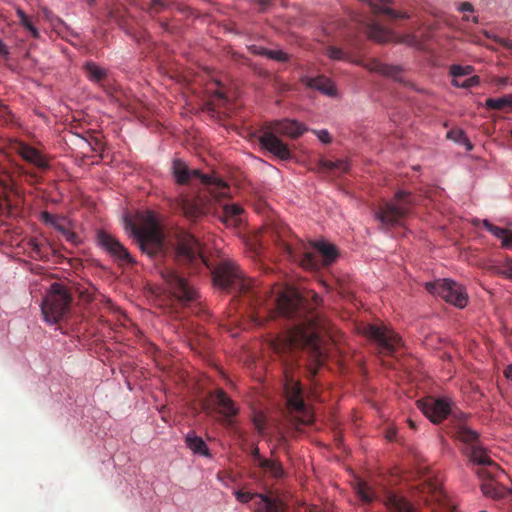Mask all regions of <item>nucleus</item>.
I'll return each mask as SVG.
<instances>
[{
    "instance_id": "nucleus-1",
    "label": "nucleus",
    "mask_w": 512,
    "mask_h": 512,
    "mask_svg": "<svg viewBox=\"0 0 512 512\" xmlns=\"http://www.w3.org/2000/svg\"><path fill=\"white\" fill-rule=\"evenodd\" d=\"M214 282L223 289L238 292L247 298L251 306V318L257 325H263L275 314L296 319L298 322L283 331L271 343L274 352L285 363L284 391L291 422L297 428L313 421V413L303 398L300 382L289 371L286 356L305 346H314L315 339L325 326L313 308H308L306 300L296 291H270L259 288L252 279L245 277L237 264L231 260H222L213 272Z\"/></svg>"
},
{
    "instance_id": "nucleus-2",
    "label": "nucleus",
    "mask_w": 512,
    "mask_h": 512,
    "mask_svg": "<svg viewBox=\"0 0 512 512\" xmlns=\"http://www.w3.org/2000/svg\"><path fill=\"white\" fill-rule=\"evenodd\" d=\"M455 436L460 441L470 445L469 459L476 465L475 474L481 481L482 493L494 499L503 497L504 490L498 481L504 471L489 456L487 450L478 443V434L462 421L455 425Z\"/></svg>"
},
{
    "instance_id": "nucleus-3",
    "label": "nucleus",
    "mask_w": 512,
    "mask_h": 512,
    "mask_svg": "<svg viewBox=\"0 0 512 512\" xmlns=\"http://www.w3.org/2000/svg\"><path fill=\"white\" fill-rule=\"evenodd\" d=\"M259 241L261 244L273 242L283 255L298 262L305 269L316 270L319 267V259L311 250V243L306 244L298 239L282 222L271 221L265 224L260 230Z\"/></svg>"
},
{
    "instance_id": "nucleus-4",
    "label": "nucleus",
    "mask_w": 512,
    "mask_h": 512,
    "mask_svg": "<svg viewBox=\"0 0 512 512\" xmlns=\"http://www.w3.org/2000/svg\"><path fill=\"white\" fill-rule=\"evenodd\" d=\"M138 223L126 220V229L136 240L139 248L149 257H158L164 254V235L157 215L153 211H144L137 214Z\"/></svg>"
},
{
    "instance_id": "nucleus-5",
    "label": "nucleus",
    "mask_w": 512,
    "mask_h": 512,
    "mask_svg": "<svg viewBox=\"0 0 512 512\" xmlns=\"http://www.w3.org/2000/svg\"><path fill=\"white\" fill-rule=\"evenodd\" d=\"M305 131L303 125L295 120L277 121L265 128L259 136L261 146L281 160H289L292 157L288 146L278 137L285 135L297 138Z\"/></svg>"
},
{
    "instance_id": "nucleus-6",
    "label": "nucleus",
    "mask_w": 512,
    "mask_h": 512,
    "mask_svg": "<svg viewBox=\"0 0 512 512\" xmlns=\"http://www.w3.org/2000/svg\"><path fill=\"white\" fill-rule=\"evenodd\" d=\"M175 261L186 266L191 273L197 272L201 267L208 266L200 241L185 230H178L175 234Z\"/></svg>"
},
{
    "instance_id": "nucleus-7",
    "label": "nucleus",
    "mask_w": 512,
    "mask_h": 512,
    "mask_svg": "<svg viewBox=\"0 0 512 512\" xmlns=\"http://www.w3.org/2000/svg\"><path fill=\"white\" fill-rule=\"evenodd\" d=\"M173 175L178 184H188L192 178L200 179L201 183L206 187L207 193L216 201L230 197V187L223 180L206 174H202L199 170H189L187 165L176 159L172 166Z\"/></svg>"
},
{
    "instance_id": "nucleus-8",
    "label": "nucleus",
    "mask_w": 512,
    "mask_h": 512,
    "mask_svg": "<svg viewBox=\"0 0 512 512\" xmlns=\"http://www.w3.org/2000/svg\"><path fill=\"white\" fill-rule=\"evenodd\" d=\"M71 303L72 296L67 288L60 283H53L41 305L44 320L49 324L64 320L70 312Z\"/></svg>"
},
{
    "instance_id": "nucleus-9",
    "label": "nucleus",
    "mask_w": 512,
    "mask_h": 512,
    "mask_svg": "<svg viewBox=\"0 0 512 512\" xmlns=\"http://www.w3.org/2000/svg\"><path fill=\"white\" fill-rule=\"evenodd\" d=\"M413 205L414 199L410 193L398 191L394 199L383 203L375 215L383 227L401 226Z\"/></svg>"
},
{
    "instance_id": "nucleus-10",
    "label": "nucleus",
    "mask_w": 512,
    "mask_h": 512,
    "mask_svg": "<svg viewBox=\"0 0 512 512\" xmlns=\"http://www.w3.org/2000/svg\"><path fill=\"white\" fill-rule=\"evenodd\" d=\"M364 333L383 355H394L403 345L401 337L384 324L368 325Z\"/></svg>"
},
{
    "instance_id": "nucleus-11",
    "label": "nucleus",
    "mask_w": 512,
    "mask_h": 512,
    "mask_svg": "<svg viewBox=\"0 0 512 512\" xmlns=\"http://www.w3.org/2000/svg\"><path fill=\"white\" fill-rule=\"evenodd\" d=\"M425 287L429 293L440 296L446 302L458 308H464L468 303L465 288L455 281L439 279L434 282H427Z\"/></svg>"
},
{
    "instance_id": "nucleus-12",
    "label": "nucleus",
    "mask_w": 512,
    "mask_h": 512,
    "mask_svg": "<svg viewBox=\"0 0 512 512\" xmlns=\"http://www.w3.org/2000/svg\"><path fill=\"white\" fill-rule=\"evenodd\" d=\"M363 30L370 39L379 43L395 42L413 47H418L420 45V42L415 35L405 34L402 36H396L391 31L377 23L374 19L365 20L363 23Z\"/></svg>"
},
{
    "instance_id": "nucleus-13",
    "label": "nucleus",
    "mask_w": 512,
    "mask_h": 512,
    "mask_svg": "<svg viewBox=\"0 0 512 512\" xmlns=\"http://www.w3.org/2000/svg\"><path fill=\"white\" fill-rule=\"evenodd\" d=\"M163 278L173 296L186 305L197 298V291L188 280L174 270L163 272Z\"/></svg>"
},
{
    "instance_id": "nucleus-14",
    "label": "nucleus",
    "mask_w": 512,
    "mask_h": 512,
    "mask_svg": "<svg viewBox=\"0 0 512 512\" xmlns=\"http://www.w3.org/2000/svg\"><path fill=\"white\" fill-rule=\"evenodd\" d=\"M97 241L100 247L120 265L135 262L127 248L112 234L101 230L97 234Z\"/></svg>"
},
{
    "instance_id": "nucleus-15",
    "label": "nucleus",
    "mask_w": 512,
    "mask_h": 512,
    "mask_svg": "<svg viewBox=\"0 0 512 512\" xmlns=\"http://www.w3.org/2000/svg\"><path fill=\"white\" fill-rule=\"evenodd\" d=\"M234 495L237 501L241 503H248L254 498L258 500L255 502L254 512H284L285 507L281 500L272 498L260 493L244 492L242 490H236Z\"/></svg>"
},
{
    "instance_id": "nucleus-16",
    "label": "nucleus",
    "mask_w": 512,
    "mask_h": 512,
    "mask_svg": "<svg viewBox=\"0 0 512 512\" xmlns=\"http://www.w3.org/2000/svg\"><path fill=\"white\" fill-rule=\"evenodd\" d=\"M418 407L433 423H440L452 413L451 401L446 398L429 397L418 401Z\"/></svg>"
},
{
    "instance_id": "nucleus-17",
    "label": "nucleus",
    "mask_w": 512,
    "mask_h": 512,
    "mask_svg": "<svg viewBox=\"0 0 512 512\" xmlns=\"http://www.w3.org/2000/svg\"><path fill=\"white\" fill-rule=\"evenodd\" d=\"M176 209L179 210L186 219L192 222L198 221L209 211L202 197L189 198L183 194L179 195L175 202Z\"/></svg>"
},
{
    "instance_id": "nucleus-18",
    "label": "nucleus",
    "mask_w": 512,
    "mask_h": 512,
    "mask_svg": "<svg viewBox=\"0 0 512 512\" xmlns=\"http://www.w3.org/2000/svg\"><path fill=\"white\" fill-rule=\"evenodd\" d=\"M12 149L24 161L33 165L38 170L46 171L50 168L48 158L29 144L16 140L12 144Z\"/></svg>"
},
{
    "instance_id": "nucleus-19",
    "label": "nucleus",
    "mask_w": 512,
    "mask_h": 512,
    "mask_svg": "<svg viewBox=\"0 0 512 512\" xmlns=\"http://www.w3.org/2000/svg\"><path fill=\"white\" fill-rule=\"evenodd\" d=\"M364 67L371 72L381 74L385 77L391 78L394 81L406 84L403 76V70L399 66L388 65L380 62L377 59H371L364 64Z\"/></svg>"
},
{
    "instance_id": "nucleus-20",
    "label": "nucleus",
    "mask_w": 512,
    "mask_h": 512,
    "mask_svg": "<svg viewBox=\"0 0 512 512\" xmlns=\"http://www.w3.org/2000/svg\"><path fill=\"white\" fill-rule=\"evenodd\" d=\"M311 245L319 259V267L316 270L330 266L338 258V251L333 244L325 241H317L312 242Z\"/></svg>"
},
{
    "instance_id": "nucleus-21",
    "label": "nucleus",
    "mask_w": 512,
    "mask_h": 512,
    "mask_svg": "<svg viewBox=\"0 0 512 512\" xmlns=\"http://www.w3.org/2000/svg\"><path fill=\"white\" fill-rule=\"evenodd\" d=\"M302 83L311 88L320 91L322 94L327 95L329 97L337 96V88L333 81L327 78L324 75H320L317 77H303L301 79Z\"/></svg>"
},
{
    "instance_id": "nucleus-22",
    "label": "nucleus",
    "mask_w": 512,
    "mask_h": 512,
    "mask_svg": "<svg viewBox=\"0 0 512 512\" xmlns=\"http://www.w3.org/2000/svg\"><path fill=\"white\" fill-rule=\"evenodd\" d=\"M258 468L260 470L259 477L261 478L267 477L277 481L286 477V472L282 463L276 459L266 458L261 461Z\"/></svg>"
},
{
    "instance_id": "nucleus-23",
    "label": "nucleus",
    "mask_w": 512,
    "mask_h": 512,
    "mask_svg": "<svg viewBox=\"0 0 512 512\" xmlns=\"http://www.w3.org/2000/svg\"><path fill=\"white\" fill-rule=\"evenodd\" d=\"M427 493L431 495V501L437 503L438 508L443 512H457L456 507L449 501L444 491L436 484L430 483L426 486Z\"/></svg>"
},
{
    "instance_id": "nucleus-24",
    "label": "nucleus",
    "mask_w": 512,
    "mask_h": 512,
    "mask_svg": "<svg viewBox=\"0 0 512 512\" xmlns=\"http://www.w3.org/2000/svg\"><path fill=\"white\" fill-rule=\"evenodd\" d=\"M213 402L218 406L219 412L226 417L235 416L238 412L233 400L221 389L217 390L213 395Z\"/></svg>"
},
{
    "instance_id": "nucleus-25",
    "label": "nucleus",
    "mask_w": 512,
    "mask_h": 512,
    "mask_svg": "<svg viewBox=\"0 0 512 512\" xmlns=\"http://www.w3.org/2000/svg\"><path fill=\"white\" fill-rule=\"evenodd\" d=\"M243 208L236 203L224 204L222 206L220 219L226 225L236 226L241 222V214L243 213Z\"/></svg>"
},
{
    "instance_id": "nucleus-26",
    "label": "nucleus",
    "mask_w": 512,
    "mask_h": 512,
    "mask_svg": "<svg viewBox=\"0 0 512 512\" xmlns=\"http://www.w3.org/2000/svg\"><path fill=\"white\" fill-rule=\"evenodd\" d=\"M483 226L497 239L501 241V246L506 249H512V231L506 228L498 227L488 220H483Z\"/></svg>"
},
{
    "instance_id": "nucleus-27",
    "label": "nucleus",
    "mask_w": 512,
    "mask_h": 512,
    "mask_svg": "<svg viewBox=\"0 0 512 512\" xmlns=\"http://www.w3.org/2000/svg\"><path fill=\"white\" fill-rule=\"evenodd\" d=\"M186 446L195 454L209 456V449L204 440L197 436L194 431L187 433L185 437Z\"/></svg>"
},
{
    "instance_id": "nucleus-28",
    "label": "nucleus",
    "mask_w": 512,
    "mask_h": 512,
    "mask_svg": "<svg viewBox=\"0 0 512 512\" xmlns=\"http://www.w3.org/2000/svg\"><path fill=\"white\" fill-rule=\"evenodd\" d=\"M250 50L254 55L264 56L278 62H287L290 60V55L283 50H271L255 45L251 46Z\"/></svg>"
},
{
    "instance_id": "nucleus-29",
    "label": "nucleus",
    "mask_w": 512,
    "mask_h": 512,
    "mask_svg": "<svg viewBox=\"0 0 512 512\" xmlns=\"http://www.w3.org/2000/svg\"><path fill=\"white\" fill-rule=\"evenodd\" d=\"M385 505L389 512H413L411 505L401 496L389 494Z\"/></svg>"
},
{
    "instance_id": "nucleus-30",
    "label": "nucleus",
    "mask_w": 512,
    "mask_h": 512,
    "mask_svg": "<svg viewBox=\"0 0 512 512\" xmlns=\"http://www.w3.org/2000/svg\"><path fill=\"white\" fill-rule=\"evenodd\" d=\"M83 68L90 81L101 84L107 78V71L93 61L86 62Z\"/></svg>"
},
{
    "instance_id": "nucleus-31",
    "label": "nucleus",
    "mask_w": 512,
    "mask_h": 512,
    "mask_svg": "<svg viewBox=\"0 0 512 512\" xmlns=\"http://www.w3.org/2000/svg\"><path fill=\"white\" fill-rule=\"evenodd\" d=\"M485 108L488 110L504 111L512 110V94H506L500 98H487L485 100Z\"/></svg>"
},
{
    "instance_id": "nucleus-32",
    "label": "nucleus",
    "mask_w": 512,
    "mask_h": 512,
    "mask_svg": "<svg viewBox=\"0 0 512 512\" xmlns=\"http://www.w3.org/2000/svg\"><path fill=\"white\" fill-rule=\"evenodd\" d=\"M55 229H57L71 244L77 246L81 243L79 236L70 230L69 222L66 218H63L61 221H55Z\"/></svg>"
},
{
    "instance_id": "nucleus-33",
    "label": "nucleus",
    "mask_w": 512,
    "mask_h": 512,
    "mask_svg": "<svg viewBox=\"0 0 512 512\" xmlns=\"http://www.w3.org/2000/svg\"><path fill=\"white\" fill-rule=\"evenodd\" d=\"M319 168L322 171H339L340 173H344L348 171L349 164L346 160L343 159L336 161L321 159L319 161Z\"/></svg>"
},
{
    "instance_id": "nucleus-34",
    "label": "nucleus",
    "mask_w": 512,
    "mask_h": 512,
    "mask_svg": "<svg viewBox=\"0 0 512 512\" xmlns=\"http://www.w3.org/2000/svg\"><path fill=\"white\" fill-rule=\"evenodd\" d=\"M29 246L31 249L32 256L35 259L39 260H46L48 259V246L46 244H43L36 239H32L29 242Z\"/></svg>"
},
{
    "instance_id": "nucleus-35",
    "label": "nucleus",
    "mask_w": 512,
    "mask_h": 512,
    "mask_svg": "<svg viewBox=\"0 0 512 512\" xmlns=\"http://www.w3.org/2000/svg\"><path fill=\"white\" fill-rule=\"evenodd\" d=\"M357 495L365 503H371L375 499L374 491L366 483L360 482L356 488Z\"/></svg>"
},
{
    "instance_id": "nucleus-36",
    "label": "nucleus",
    "mask_w": 512,
    "mask_h": 512,
    "mask_svg": "<svg viewBox=\"0 0 512 512\" xmlns=\"http://www.w3.org/2000/svg\"><path fill=\"white\" fill-rule=\"evenodd\" d=\"M474 71V68L470 65L461 66V65H452L450 67V74L453 79H458L462 76L470 75Z\"/></svg>"
},
{
    "instance_id": "nucleus-37",
    "label": "nucleus",
    "mask_w": 512,
    "mask_h": 512,
    "mask_svg": "<svg viewBox=\"0 0 512 512\" xmlns=\"http://www.w3.org/2000/svg\"><path fill=\"white\" fill-rule=\"evenodd\" d=\"M448 138L453 139L454 141L458 143H463L467 145V148L470 150L472 148V145L470 144L468 138L464 134L462 130H452L449 131L447 134Z\"/></svg>"
},
{
    "instance_id": "nucleus-38",
    "label": "nucleus",
    "mask_w": 512,
    "mask_h": 512,
    "mask_svg": "<svg viewBox=\"0 0 512 512\" xmlns=\"http://www.w3.org/2000/svg\"><path fill=\"white\" fill-rule=\"evenodd\" d=\"M495 273L512 279V260L507 259L502 265L495 268Z\"/></svg>"
},
{
    "instance_id": "nucleus-39",
    "label": "nucleus",
    "mask_w": 512,
    "mask_h": 512,
    "mask_svg": "<svg viewBox=\"0 0 512 512\" xmlns=\"http://www.w3.org/2000/svg\"><path fill=\"white\" fill-rule=\"evenodd\" d=\"M480 80L478 76H472L464 81H460L458 79H453L452 84L456 87L461 88H470L477 86L479 84Z\"/></svg>"
},
{
    "instance_id": "nucleus-40",
    "label": "nucleus",
    "mask_w": 512,
    "mask_h": 512,
    "mask_svg": "<svg viewBox=\"0 0 512 512\" xmlns=\"http://www.w3.org/2000/svg\"><path fill=\"white\" fill-rule=\"evenodd\" d=\"M169 5V0H150L149 12L157 14Z\"/></svg>"
},
{
    "instance_id": "nucleus-41",
    "label": "nucleus",
    "mask_w": 512,
    "mask_h": 512,
    "mask_svg": "<svg viewBox=\"0 0 512 512\" xmlns=\"http://www.w3.org/2000/svg\"><path fill=\"white\" fill-rule=\"evenodd\" d=\"M326 55L333 60L346 59V55L343 50L335 46H328L326 49Z\"/></svg>"
},
{
    "instance_id": "nucleus-42",
    "label": "nucleus",
    "mask_w": 512,
    "mask_h": 512,
    "mask_svg": "<svg viewBox=\"0 0 512 512\" xmlns=\"http://www.w3.org/2000/svg\"><path fill=\"white\" fill-rule=\"evenodd\" d=\"M20 25L23 26L26 30H28L33 38H39V32L33 24V22L31 21L30 17H28L26 21L22 22Z\"/></svg>"
},
{
    "instance_id": "nucleus-43",
    "label": "nucleus",
    "mask_w": 512,
    "mask_h": 512,
    "mask_svg": "<svg viewBox=\"0 0 512 512\" xmlns=\"http://www.w3.org/2000/svg\"><path fill=\"white\" fill-rule=\"evenodd\" d=\"M250 455L252 457L253 463L256 467H258L261 464L262 460H265L266 458L263 457L260 454L259 448L257 446H253L250 452Z\"/></svg>"
},
{
    "instance_id": "nucleus-44",
    "label": "nucleus",
    "mask_w": 512,
    "mask_h": 512,
    "mask_svg": "<svg viewBox=\"0 0 512 512\" xmlns=\"http://www.w3.org/2000/svg\"><path fill=\"white\" fill-rule=\"evenodd\" d=\"M490 38V36H488ZM491 39L502 47L512 50V41L507 38H502L499 36H493Z\"/></svg>"
},
{
    "instance_id": "nucleus-45",
    "label": "nucleus",
    "mask_w": 512,
    "mask_h": 512,
    "mask_svg": "<svg viewBox=\"0 0 512 512\" xmlns=\"http://www.w3.org/2000/svg\"><path fill=\"white\" fill-rule=\"evenodd\" d=\"M316 135L318 139L325 144H329L331 142V136L327 130L316 131Z\"/></svg>"
},
{
    "instance_id": "nucleus-46",
    "label": "nucleus",
    "mask_w": 512,
    "mask_h": 512,
    "mask_svg": "<svg viewBox=\"0 0 512 512\" xmlns=\"http://www.w3.org/2000/svg\"><path fill=\"white\" fill-rule=\"evenodd\" d=\"M42 217L46 223L51 224L54 228H55V221H61L64 218V217H55L48 212H43Z\"/></svg>"
},
{
    "instance_id": "nucleus-47",
    "label": "nucleus",
    "mask_w": 512,
    "mask_h": 512,
    "mask_svg": "<svg viewBox=\"0 0 512 512\" xmlns=\"http://www.w3.org/2000/svg\"><path fill=\"white\" fill-rule=\"evenodd\" d=\"M0 120L8 122L10 120V111L8 107L0 103Z\"/></svg>"
},
{
    "instance_id": "nucleus-48",
    "label": "nucleus",
    "mask_w": 512,
    "mask_h": 512,
    "mask_svg": "<svg viewBox=\"0 0 512 512\" xmlns=\"http://www.w3.org/2000/svg\"><path fill=\"white\" fill-rule=\"evenodd\" d=\"M0 183L5 191H11L13 189V182L8 175L5 176V179L0 180Z\"/></svg>"
},
{
    "instance_id": "nucleus-49",
    "label": "nucleus",
    "mask_w": 512,
    "mask_h": 512,
    "mask_svg": "<svg viewBox=\"0 0 512 512\" xmlns=\"http://www.w3.org/2000/svg\"><path fill=\"white\" fill-rule=\"evenodd\" d=\"M459 11L461 12H473L474 7L470 2H463L459 6Z\"/></svg>"
},
{
    "instance_id": "nucleus-50",
    "label": "nucleus",
    "mask_w": 512,
    "mask_h": 512,
    "mask_svg": "<svg viewBox=\"0 0 512 512\" xmlns=\"http://www.w3.org/2000/svg\"><path fill=\"white\" fill-rule=\"evenodd\" d=\"M16 15L19 19V23L26 21V19L29 17L21 8L16 9Z\"/></svg>"
},
{
    "instance_id": "nucleus-51",
    "label": "nucleus",
    "mask_w": 512,
    "mask_h": 512,
    "mask_svg": "<svg viewBox=\"0 0 512 512\" xmlns=\"http://www.w3.org/2000/svg\"><path fill=\"white\" fill-rule=\"evenodd\" d=\"M262 9H265L266 7H268L271 3V0H255Z\"/></svg>"
},
{
    "instance_id": "nucleus-52",
    "label": "nucleus",
    "mask_w": 512,
    "mask_h": 512,
    "mask_svg": "<svg viewBox=\"0 0 512 512\" xmlns=\"http://www.w3.org/2000/svg\"><path fill=\"white\" fill-rule=\"evenodd\" d=\"M504 374L508 379L512 380V364L505 369Z\"/></svg>"
},
{
    "instance_id": "nucleus-53",
    "label": "nucleus",
    "mask_w": 512,
    "mask_h": 512,
    "mask_svg": "<svg viewBox=\"0 0 512 512\" xmlns=\"http://www.w3.org/2000/svg\"><path fill=\"white\" fill-rule=\"evenodd\" d=\"M7 53L8 51L6 45L0 40V55H5Z\"/></svg>"
},
{
    "instance_id": "nucleus-54",
    "label": "nucleus",
    "mask_w": 512,
    "mask_h": 512,
    "mask_svg": "<svg viewBox=\"0 0 512 512\" xmlns=\"http://www.w3.org/2000/svg\"><path fill=\"white\" fill-rule=\"evenodd\" d=\"M312 299L314 306H318L321 302V299L317 294H313Z\"/></svg>"
},
{
    "instance_id": "nucleus-55",
    "label": "nucleus",
    "mask_w": 512,
    "mask_h": 512,
    "mask_svg": "<svg viewBox=\"0 0 512 512\" xmlns=\"http://www.w3.org/2000/svg\"><path fill=\"white\" fill-rule=\"evenodd\" d=\"M105 302H106L107 306L109 307V309H113V304L110 299H106Z\"/></svg>"
},
{
    "instance_id": "nucleus-56",
    "label": "nucleus",
    "mask_w": 512,
    "mask_h": 512,
    "mask_svg": "<svg viewBox=\"0 0 512 512\" xmlns=\"http://www.w3.org/2000/svg\"><path fill=\"white\" fill-rule=\"evenodd\" d=\"M507 83V78H502L500 80V84L505 85Z\"/></svg>"
},
{
    "instance_id": "nucleus-57",
    "label": "nucleus",
    "mask_w": 512,
    "mask_h": 512,
    "mask_svg": "<svg viewBox=\"0 0 512 512\" xmlns=\"http://www.w3.org/2000/svg\"><path fill=\"white\" fill-rule=\"evenodd\" d=\"M472 21H473L474 23H478V22H479V18H478L477 16H474V17L472 18Z\"/></svg>"
},
{
    "instance_id": "nucleus-58",
    "label": "nucleus",
    "mask_w": 512,
    "mask_h": 512,
    "mask_svg": "<svg viewBox=\"0 0 512 512\" xmlns=\"http://www.w3.org/2000/svg\"><path fill=\"white\" fill-rule=\"evenodd\" d=\"M321 357H322V353H321V352H318V362H319V363H320V362H322Z\"/></svg>"
},
{
    "instance_id": "nucleus-59",
    "label": "nucleus",
    "mask_w": 512,
    "mask_h": 512,
    "mask_svg": "<svg viewBox=\"0 0 512 512\" xmlns=\"http://www.w3.org/2000/svg\"><path fill=\"white\" fill-rule=\"evenodd\" d=\"M409 424H410V426H411L412 428H415V424H414V422H413L412 420H409Z\"/></svg>"
},
{
    "instance_id": "nucleus-60",
    "label": "nucleus",
    "mask_w": 512,
    "mask_h": 512,
    "mask_svg": "<svg viewBox=\"0 0 512 512\" xmlns=\"http://www.w3.org/2000/svg\"><path fill=\"white\" fill-rule=\"evenodd\" d=\"M463 20L464 21H469V17L465 15V16H463Z\"/></svg>"
}]
</instances>
